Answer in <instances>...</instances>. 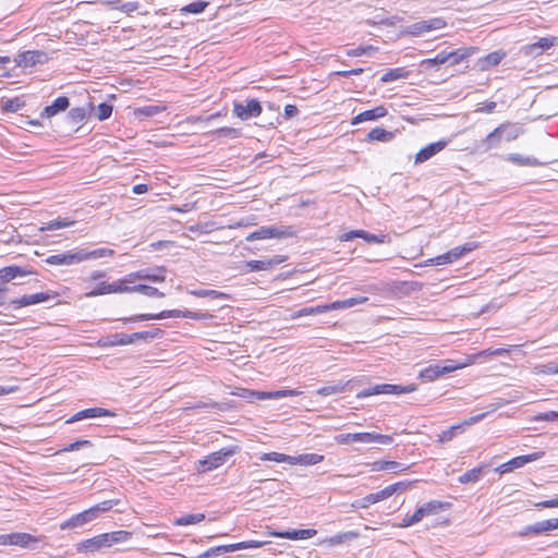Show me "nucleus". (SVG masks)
I'll list each match as a JSON object with an SVG mask.
<instances>
[{
    "instance_id": "680f3d73",
    "label": "nucleus",
    "mask_w": 558,
    "mask_h": 558,
    "mask_svg": "<svg viewBox=\"0 0 558 558\" xmlns=\"http://www.w3.org/2000/svg\"><path fill=\"white\" fill-rule=\"evenodd\" d=\"M107 289H109V283L101 282L96 289L92 290L90 292H87L86 296L94 298L98 295L110 294V291H107Z\"/></svg>"
},
{
    "instance_id": "6e6552de",
    "label": "nucleus",
    "mask_w": 558,
    "mask_h": 558,
    "mask_svg": "<svg viewBox=\"0 0 558 558\" xmlns=\"http://www.w3.org/2000/svg\"><path fill=\"white\" fill-rule=\"evenodd\" d=\"M543 456H544L543 451H537V452H533V453H530L526 456L515 457V458L509 460L508 462L497 466L495 469V472H497L501 475L509 473L515 469L524 466L529 462H533V461L541 459Z\"/></svg>"
},
{
    "instance_id": "423d86ee",
    "label": "nucleus",
    "mask_w": 558,
    "mask_h": 558,
    "mask_svg": "<svg viewBox=\"0 0 558 558\" xmlns=\"http://www.w3.org/2000/svg\"><path fill=\"white\" fill-rule=\"evenodd\" d=\"M460 367H462V365H458L453 361L447 360L444 361V364L437 363L429 365L420 373V376L425 380L432 381L439 376L451 373Z\"/></svg>"
},
{
    "instance_id": "5fc2aeb1",
    "label": "nucleus",
    "mask_w": 558,
    "mask_h": 558,
    "mask_svg": "<svg viewBox=\"0 0 558 558\" xmlns=\"http://www.w3.org/2000/svg\"><path fill=\"white\" fill-rule=\"evenodd\" d=\"M214 134L217 136V137H230V138H238L241 136V131L239 129H235V128H229V126H225V128H220V129H217Z\"/></svg>"
},
{
    "instance_id": "bb28decb",
    "label": "nucleus",
    "mask_w": 558,
    "mask_h": 558,
    "mask_svg": "<svg viewBox=\"0 0 558 558\" xmlns=\"http://www.w3.org/2000/svg\"><path fill=\"white\" fill-rule=\"evenodd\" d=\"M409 469L410 465H405L397 461H375L373 463L374 471H391L395 474L408 471Z\"/></svg>"
},
{
    "instance_id": "9d476101",
    "label": "nucleus",
    "mask_w": 558,
    "mask_h": 558,
    "mask_svg": "<svg viewBox=\"0 0 558 558\" xmlns=\"http://www.w3.org/2000/svg\"><path fill=\"white\" fill-rule=\"evenodd\" d=\"M447 61H451V64H458L460 61V57L457 51H441L435 58L425 59L421 62V66L424 69L437 68Z\"/></svg>"
},
{
    "instance_id": "0e129e2a",
    "label": "nucleus",
    "mask_w": 558,
    "mask_h": 558,
    "mask_svg": "<svg viewBox=\"0 0 558 558\" xmlns=\"http://www.w3.org/2000/svg\"><path fill=\"white\" fill-rule=\"evenodd\" d=\"M429 262L432 265H445V264L453 263V260L451 259V256L449 255V252H447L442 255H438L434 258H430Z\"/></svg>"
},
{
    "instance_id": "4d7b16f0",
    "label": "nucleus",
    "mask_w": 558,
    "mask_h": 558,
    "mask_svg": "<svg viewBox=\"0 0 558 558\" xmlns=\"http://www.w3.org/2000/svg\"><path fill=\"white\" fill-rule=\"evenodd\" d=\"M208 5V2H205V1H195V2H192L187 5H185L184 8L181 9L182 12H185V13H194V14H198V13H202Z\"/></svg>"
},
{
    "instance_id": "aec40b11",
    "label": "nucleus",
    "mask_w": 558,
    "mask_h": 558,
    "mask_svg": "<svg viewBox=\"0 0 558 558\" xmlns=\"http://www.w3.org/2000/svg\"><path fill=\"white\" fill-rule=\"evenodd\" d=\"M355 384V380H348L345 383L343 381H337L330 385H326L319 389H317L316 393L323 397H327L335 393H341L344 391H351L353 389V386Z\"/></svg>"
},
{
    "instance_id": "dca6fc26",
    "label": "nucleus",
    "mask_w": 558,
    "mask_h": 558,
    "mask_svg": "<svg viewBox=\"0 0 558 558\" xmlns=\"http://www.w3.org/2000/svg\"><path fill=\"white\" fill-rule=\"evenodd\" d=\"M286 260L284 256L276 255L262 260H248L245 266L250 271L269 270Z\"/></svg>"
},
{
    "instance_id": "3c124183",
    "label": "nucleus",
    "mask_w": 558,
    "mask_h": 558,
    "mask_svg": "<svg viewBox=\"0 0 558 558\" xmlns=\"http://www.w3.org/2000/svg\"><path fill=\"white\" fill-rule=\"evenodd\" d=\"M482 474L481 468H474L472 470L466 471L459 477V482L462 484L466 483H475L480 480Z\"/></svg>"
},
{
    "instance_id": "69168bd1",
    "label": "nucleus",
    "mask_w": 558,
    "mask_h": 558,
    "mask_svg": "<svg viewBox=\"0 0 558 558\" xmlns=\"http://www.w3.org/2000/svg\"><path fill=\"white\" fill-rule=\"evenodd\" d=\"M84 447H92V442L89 440H77L70 444L68 447L63 449V451H74Z\"/></svg>"
},
{
    "instance_id": "774afa93",
    "label": "nucleus",
    "mask_w": 558,
    "mask_h": 558,
    "mask_svg": "<svg viewBox=\"0 0 558 558\" xmlns=\"http://www.w3.org/2000/svg\"><path fill=\"white\" fill-rule=\"evenodd\" d=\"M138 8H140L138 2H125L119 7V10L124 13H131V12L138 10Z\"/></svg>"
},
{
    "instance_id": "a878e982",
    "label": "nucleus",
    "mask_w": 558,
    "mask_h": 558,
    "mask_svg": "<svg viewBox=\"0 0 558 558\" xmlns=\"http://www.w3.org/2000/svg\"><path fill=\"white\" fill-rule=\"evenodd\" d=\"M555 37L539 38L536 43L526 45L523 49L526 54H538L544 50L549 49L555 44Z\"/></svg>"
},
{
    "instance_id": "de8ad7c7",
    "label": "nucleus",
    "mask_w": 558,
    "mask_h": 558,
    "mask_svg": "<svg viewBox=\"0 0 558 558\" xmlns=\"http://www.w3.org/2000/svg\"><path fill=\"white\" fill-rule=\"evenodd\" d=\"M165 110V107L149 105L134 109L136 117H154Z\"/></svg>"
},
{
    "instance_id": "603ef678",
    "label": "nucleus",
    "mask_w": 558,
    "mask_h": 558,
    "mask_svg": "<svg viewBox=\"0 0 558 558\" xmlns=\"http://www.w3.org/2000/svg\"><path fill=\"white\" fill-rule=\"evenodd\" d=\"M191 294L198 296V298L229 299L228 294L220 292V291H216V290H205V289L194 290L191 292Z\"/></svg>"
},
{
    "instance_id": "8fccbe9b",
    "label": "nucleus",
    "mask_w": 558,
    "mask_h": 558,
    "mask_svg": "<svg viewBox=\"0 0 558 558\" xmlns=\"http://www.w3.org/2000/svg\"><path fill=\"white\" fill-rule=\"evenodd\" d=\"M205 519L204 513L185 514L175 520L177 525H190L202 522Z\"/></svg>"
},
{
    "instance_id": "58836bf2",
    "label": "nucleus",
    "mask_w": 558,
    "mask_h": 558,
    "mask_svg": "<svg viewBox=\"0 0 558 558\" xmlns=\"http://www.w3.org/2000/svg\"><path fill=\"white\" fill-rule=\"evenodd\" d=\"M143 270V280H149L153 282H162L166 279V268L155 267Z\"/></svg>"
},
{
    "instance_id": "2f4dec72",
    "label": "nucleus",
    "mask_w": 558,
    "mask_h": 558,
    "mask_svg": "<svg viewBox=\"0 0 558 558\" xmlns=\"http://www.w3.org/2000/svg\"><path fill=\"white\" fill-rule=\"evenodd\" d=\"M324 460L323 454L318 453H303L299 456H293V460L291 462V465H314Z\"/></svg>"
},
{
    "instance_id": "393cba45",
    "label": "nucleus",
    "mask_w": 558,
    "mask_h": 558,
    "mask_svg": "<svg viewBox=\"0 0 558 558\" xmlns=\"http://www.w3.org/2000/svg\"><path fill=\"white\" fill-rule=\"evenodd\" d=\"M316 530H292L284 532H271L270 535L287 539H307L316 535Z\"/></svg>"
},
{
    "instance_id": "79ce46f5",
    "label": "nucleus",
    "mask_w": 558,
    "mask_h": 558,
    "mask_svg": "<svg viewBox=\"0 0 558 558\" xmlns=\"http://www.w3.org/2000/svg\"><path fill=\"white\" fill-rule=\"evenodd\" d=\"M328 312L327 304L324 305H317V306H311V307H303L292 314V318H299L302 316H310V315H317Z\"/></svg>"
},
{
    "instance_id": "2eb2a0df",
    "label": "nucleus",
    "mask_w": 558,
    "mask_h": 558,
    "mask_svg": "<svg viewBox=\"0 0 558 558\" xmlns=\"http://www.w3.org/2000/svg\"><path fill=\"white\" fill-rule=\"evenodd\" d=\"M34 270L29 267H22L16 265L7 266L0 269V280L10 282L13 279L24 276L33 275Z\"/></svg>"
},
{
    "instance_id": "6e6d98bb",
    "label": "nucleus",
    "mask_w": 558,
    "mask_h": 558,
    "mask_svg": "<svg viewBox=\"0 0 558 558\" xmlns=\"http://www.w3.org/2000/svg\"><path fill=\"white\" fill-rule=\"evenodd\" d=\"M107 291H110V293H132L133 289L132 286H126L122 279L109 283V289Z\"/></svg>"
},
{
    "instance_id": "5701e85b",
    "label": "nucleus",
    "mask_w": 558,
    "mask_h": 558,
    "mask_svg": "<svg viewBox=\"0 0 558 558\" xmlns=\"http://www.w3.org/2000/svg\"><path fill=\"white\" fill-rule=\"evenodd\" d=\"M70 106V100L65 96L58 97L51 105L46 106L41 112L43 118H52L53 116L65 111Z\"/></svg>"
},
{
    "instance_id": "f257e3e1",
    "label": "nucleus",
    "mask_w": 558,
    "mask_h": 558,
    "mask_svg": "<svg viewBox=\"0 0 558 558\" xmlns=\"http://www.w3.org/2000/svg\"><path fill=\"white\" fill-rule=\"evenodd\" d=\"M131 532L128 531H114L110 533H104L95 537L85 539L78 544V551H97L104 548H109L117 543H123L130 539Z\"/></svg>"
},
{
    "instance_id": "f3484780",
    "label": "nucleus",
    "mask_w": 558,
    "mask_h": 558,
    "mask_svg": "<svg viewBox=\"0 0 558 558\" xmlns=\"http://www.w3.org/2000/svg\"><path fill=\"white\" fill-rule=\"evenodd\" d=\"M182 313H186V311H180V310H170V311H162L158 314H138L129 318H125L124 322H144V320H151V319H163V318H170V317H183Z\"/></svg>"
},
{
    "instance_id": "c756f323",
    "label": "nucleus",
    "mask_w": 558,
    "mask_h": 558,
    "mask_svg": "<svg viewBox=\"0 0 558 558\" xmlns=\"http://www.w3.org/2000/svg\"><path fill=\"white\" fill-rule=\"evenodd\" d=\"M266 544V542L260 541H247V542H241L236 544H230V545H220V549L223 554L226 553H232L239 549H247V548H259L263 547Z\"/></svg>"
},
{
    "instance_id": "b1692460",
    "label": "nucleus",
    "mask_w": 558,
    "mask_h": 558,
    "mask_svg": "<svg viewBox=\"0 0 558 558\" xmlns=\"http://www.w3.org/2000/svg\"><path fill=\"white\" fill-rule=\"evenodd\" d=\"M387 114V109L384 106L375 107L374 109L363 111L351 120V124L355 125L365 121H373L383 118Z\"/></svg>"
},
{
    "instance_id": "e2e57ef3",
    "label": "nucleus",
    "mask_w": 558,
    "mask_h": 558,
    "mask_svg": "<svg viewBox=\"0 0 558 558\" xmlns=\"http://www.w3.org/2000/svg\"><path fill=\"white\" fill-rule=\"evenodd\" d=\"M510 352V348L486 349L478 353L480 356L502 355Z\"/></svg>"
},
{
    "instance_id": "c9c22d12",
    "label": "nucleus",
    "mask_w": 558,
    "mask_h": 558,
    "mask_svg": "<svg viewBox=\"0 0 558 558\" xmlns=\"http://www.w3.org/2000/svg\"><path fill=\"white\" fill-rule=\"evenodd\" d=\"M41 541V537L33 536L28 533H12V545L23 548L29 547L34 543Z\"/></svg>"
},
{
    "instance_id": "9b49d317",
    "label": "nucleus",
    "mask_w": 558,
    "mask_h": 558,
    "mask_svg": "<svg viewBox=\"0 0 558 558\" xmlns=\"http://www.w3.org/2000/svg\"><path fill=\"white\" fill-rule=\"evenodd\" d=\"M96 518L94 515V512L89 508V509H86L77 514H74L70 519L63 521L60 524V529L61 530H70V529L81 527V526L87 524L88 522H92Z\"/></svg>"
},
{
    "instance_id": "c85d7f7f",
    "label": "nucleus",
    "mask_w": 558,
    "mask_h": 558,
    "mask_svg": "<svg viewBox=\"0 0 558 558\" xmlns=\"http://www.w3.org/2000/svg\"><path fill=\"white\" fill-rule=\"evenodd\" d=\"M502 135L498 128L490 132L478 145L482 151H488L493 148H497L500 145Z\"/></svg>"
},
{
    "instance_id": "13d9d810",
    "label": "nucleus",
    "mask_w": 558,
    "mask_h": 558,
    "mask_svg": "<svg viewBox=\"0 0 558 558\" xmlns=\"http://www.w3.org/2000/svg\"><path fill=\"white\" fill-rule=\"evenodd\" d=\"M112 113V106L107 102H101L98 105L96 110V117L98 120L104 121L110 118Z\"/></svg>"
},
{
    "instance_id": "cd10ccee",
    "label": "nucleus",
    "mask_w": 558,
    "mask_h": 558,
    "mask_svg": "<svg viewBox=\"0 0 558 558\" xmlns=\"http://www.w3.org/2000/svg\"><path fill=\"white\" fill-rule=\"evenodd\" d=\"M301 392L294 389H284L276 391H253L252 395L256 396L259 400L265 399H281L284 397L299 396Z\"/></svg>"
},
{
    "instance_id": "e433bc0d",
    "label": "nucleus",
    "mask_w": 558,
    "mask_h": 558,
    "mask_svg": "<svg viewBox=\"0 0 558 558\" xmlns=\"http://www.w3.org/2000/svg\"><path fill=\"white\" fill-rule=\"evenodd\" d=\"M114 251L107 247H100L93 251L81 250L82 262L87 259H98L102 257L113 256Z\"/></svg>"
},
{
    "instance_id": "473e14b6",
    "label": "nucleus",
    "mask_w": 558,
    "mask_h": 558,
    "mask_svg": "<svg viewBox=\"0 0 558 558\" xmlns=\"http://www.w3.org/2000/svg\"><path fill=\"white\" fill-rule=\"evenodd\" d=\"M498 129L502 135V140L507 142L515 140L521 133L520 126L511 122L502 123L498 126Z\"/></svg>"
},
{
    "instance_id": "7ed1b4c3",
    "label": "nucleus",
    "mask_w": 558,
    "mask_h": 558,
    "mask_svg": "<svg viewBox=\"0 0 558 558\" xmlns=\"http://www.w3.org/2000/svg\"><path fill=\"white\" fill-rule=\"evenodd\" d=\"M392 437L390 435H383L377 433H349V434H339L335 436V441L340 445H348L351 442H362V444H380V445H390L392 442Z\"/></svg>"
},
{
    "instance_id": "09e8293b",
    "label": "nucleus",
    "mask_w": 558,
    "mask_h": 558,
    "mask_svg": "<svg viewBox=\"0 0 558 558\" xmlns=\"http://www.w3.org/2000/svg\"><path fill=\"white\" fill-rule=\"evenodd\" d=\"M133 292H140L149 298H163L165 293L160 292L157 288L146 286V284H137L132 286Z\"/></svg>"
},
{
    "instance_id": "4be33fe9",
    "label": "nucleus",
    "mask_w": 558,
    "mask_h": 558,
    "mask_svg": "<svg viewBox=\"0 0 558 558\" xmlns=\"http://www.w3.org/2000/svg\"><path fill=\"white\" fill-rule=\"evenodd\" d=\"M446 25L442 19H432L429 21H421L411 25V34L421 35L423 33L440 29Z\"/></svg>"
},
{
    "instance_id": "ddd939ff",
    "label": "nucleus",
    "mask_w": 558,
    "mask_h": 558,
    "mask_svg": "<svg viewBox=\"0 0 558 558\" xmlns=\"http://www.w3.org/2000/svg\"><path fill=\"white\" fill-rule=\"evenodd\" d=\"M82 262L81 250L69 251L61 254L50 255L46 258V263L49 265H73Z\"/></svg>"
},
{
    "instance_id": "0eeeda50",
    "label": "nucleus",
    "mask_w": 558,
    "mask_h": 558,
    "mask_svg": "<svg viewBox=\"0 0 558 558\" xmlns=\"http://www.w3.org/2000/svg\"><path fill=\"white\" fill-rule=\"evenodd\" d=\"M293 232L290 230V228L281 229L276 226H268V227H262L258 230L250 233L245 239L248 242L255 241V240H266L270 238H286L292 235Z\"/></svg>"
},
{
    "instance_id": "412c9836",
    "label": "nucleus",
    "mask_w": 558,
    "mask_h": 558,
    "mask_svg": "<svg viewBox=\"0 0 558 558\" xmlns=\"http://www.w3.org/2000/svg\"><path fill=\"white\" fill-rule=\"evenodd\" d=\"M116 414L111 412L110 410L104 409V408H90L82 410L77 413H75L71 418L66 421V423H73L76 421H81L84 418H94V417H100V416H114Z\"/></svg>"
},
{
    "instance_id": "37998d69",
    "label": "nucleus",
    "mask_w": 558,
    "mask_h": 558,
    "mask_svg": "<svg viewBox=\"0 0 558 558\" xmlns=\"http://www.w3.org/2000/svg\"><path fill=\"white\" fill-rule=\"evenodd\" d=\"M367 137L371 141L389 142L393 138V134L385 129L375 128L368 132Z\"/></svg>"
},
{
    "instance_id": "7c9ffc66",
    "label": "nucleus",
    "mask_w": 558,
    "mask_h": 558,
    "mask_svg": "<svg viewBox=\"0 0 558 558\" xmlns=\"http://www.w3.org/2000/svg\"><path fill=\"white\" fill-rule=\"evenodd\" d=\"M368 299L366 296H357V298H350L342 301H335L332 303L327 304L328 311H335V310H343L349 308L352 306H355L357 304H363Z\"/></svg>"
},
{
    "instance_id": "338daca9",
    "label": "nucleus",
    "mask_w": 558,
    "mask_h": 558,
    "mask_svg": "<svg viewBox=\"0 0 558 558\" xmlns=\"http://www.w3.org/2000/svg\"><path fill=\"white\" fill-rule=\"evenodd\" d=\"M535 420L536 421H557L558 420V412H555V411H549V412H545V413H539L538 415L535 416Z\"/></svg>"
},
{
    "instance_id": "ea45409f",
    "label": "nucleus",
    "mask_w": 558,
    "mask_h": 558,
    "mask_svg": "<svg viewBox=\"0 0 558 558\" xmlns=\"http://www.w3.org/2000/svg\"><path fill=\"white\" fill-rule=\"evenodd\" d=\"M86 118V109L83 108V107H76V108H72L68 116H66V121L68 123L74 128V126H77L80 125Z\"/></svg>"
},
{
    "instance_id": "4468645a",
    "label": "nucleus",
    "mask_w": 558,
    "mask_h": 558,
    "mask_svg": "<svg viewBox=\"0 0 558 558\" xmlns=\"http://www.w3.org/2000/svg\"><path fill=\"white\" fill-rule=\"evenodd\" d=\"M395 494L393 486H387L384 489L369 494L362 499L357 500L353 506L360 508H367L369 505L376 504L378 501L385 500Z\"/></svg>"
},
{
    "instance_id": "f704fd0d",
    "label": "nucleus",
    "mask_w": 558,
    "mask_h": 558,
    "mask_svg": "<svg viewBox=\"0 0 558 558\" xmlns=\"http://www.w3.org/2000/svg\"><path fill=\"white\" fill-rule=\"evenodd\" d=\"M441 509H442V502L437 501V500H432V501L424 504L420 508H417L415 510V514H416V517L420 518V520H422L424 517L438 513V511Z\"/></svg>"
},
{
    "instance_id": "bf43d9fd",
    "label": "nucleus",
    "mask_w": 558,
    "mask_h": 558,
    "mask_svg": "<svg viewBox=\"0 0 558 558\" xmlns=\"http://www.w3.org/2000/svg\"><path fill=\"white\" fill-rule=\"evenodd\" d=\"M24 106L20 98L8 99L3 104V109L8 112H16Z\"/></svg>"
},
{
    "instance_id": "20e7f679",
    "label": "nucleus",
    "mask_w": 558,
    "mask_h": 558,
    "mask_svg": "<svg viewBox=\"0 0 558 558\" xmlns=\"http://www.w3.org/2000/svg\"><path fill=\"white\" fill-rule=\"evenodd\" d=\"M415 390V387L413 385L409 386H401V385H393V384H380V385H374L372 387H368L366 389L361 390L356 393V398H367L371 396L376 395H401V393H409Z\"/></svg>"
},
{
    "instance_id": "a18cd8bd",
    "label": "nucleus",
    "mask_w": 558,
    "mask_h": 558,
    "mask_svg": "<svg viewBox=\"0 0 558 558\" xmlns=\"http://www.w3.org/2000/svg\"><path fill=\"white\" fill-rule=\"evenodd\" d=\"M119 502L120 500L118 499L105 500L90 507V509L94 512L95 518L97 519L101 513L110 511Z\"/></svg>"
},
{
    "instance_id": "1a4fd4ad",
    "label": "nucleus",
    "mask_w": 558,
    "mask_h": 558,
    "mask_svg": "<svg viewBox=\"0 0 558 558\" xmlns=\"http://www.w3.org/2000/svg\"><path fill=\"white\" fill-rule=\"evenodd\" d=\"M233 113L241 120H248L262 113V106L257 99H250L246 101V105L234 102Z\"/></svg>"
},
{
    "instance_id": "6ab92c4d",
    "label": "nucleus",
    "mask_w": 558,
    "mask_h": 558,
    "mask_svg": "<svg viewBox=\"0 0 558 558\" xmlns=\"http://www.w3.org/2000/svg\"><path fill=\"white\" fill-rule=\"evenodd\" d=\"M46 54L41 51H25L16 56L15 61L19 66L29 68L41 63Z\"/></svg>"
},
{
    "instance_id": "c03bdc74",
    "label": "nucleus",
    "mask_w": 558,
    "mask_h": 558,
    "mask_svg": "<svg viewBox=\"0 0 558 558\" xmlns=\"http://www.w3.org/2000/svg\"><path fill=\"white\" fill-rule=\"evenodd\" d=\"M262 461H274L277 463H288L291 465L293 456H288L280 452H267L260 456Z\"/></svg>"
},
{
    "instance_id": "f8f14e48",
    "label": "nucleus",
    "mask_w": 558,
    "mask_h": 558,
    "mask_svg": "<svg viewBox=\"0 0 558 558\" xmlns=\"http://www.w3.org/2000/svg\"><path fill=\"white\" fill-rule=\"evenodd\" d=\"M448 145V141H438L435 143H430L427 146L423 147L415 156L414 163L420 165L432 157H434L436 154L440 153L445 147Z\"/></svg>"
},
{
    "instance_id": "a211bd4d",
    "label": "nucleus",
    "mask_w": 558,
    "mask_h": 558,
    "mask_svg": "<svg viewBox=\"0 0 558 558\" xmlns=\"http://www.w3.org/2000/svg\"><path fill=\"white\" fill-rule=\"evenodd\" d=\"M51 299L48 292H39L29 295H23L22 298L15 299L11 302L14 308L25 307L33 304L46 302Z\"/></svg>"
},
{
    "instance_id": "72a5a7b5",
    "label": "nucleus",
    "mask_w": 558,
    "mask_h": 558,
    "mask_svg": "<svg viewBox=\"0 0 558 558\" xmlns=\"http://www.w3.org/2000/svg\"><path fill=\"white\" fill-rule=\"evenodd\" d=\"M505 56L506 53L500 50L488 53L487 56L480 60L481 70L485 71L490 69L492 66L499 64L501 60L505 58Z\"/></svg>"
},
{
    "instance_id": "f03ea898",
    "label": "nucleus",
    "mask_w": 558,
    "mask_h": 558,
    "mask_svg": "<svg viewBox=\"0 0 558 558\" xmlns=\"http://www.w3.org/2000/svg\"><path fill=\"white\" fill-rule=\"evenodd\" d=\"M159 332H160L159 329H155L153 331H140V332H134L132 335H128V333H123V332L113 333V335L101 337L99 339L98 343L102 348L116 347V345H128V344L135 342L136 340H146V339L155 338L158 336Z\"/></svg>"
},
{
    "instance_id": "4c0bfd02",
    "label": "nucleus",
    "mask_w": 558,
    "mask_h": 558,
    "mask_svg": "<svg viewBox=\"0 0 558 558\" xmlns=\"http://www.w3.org/2000/svg\"><path fill=\"white\" fill-rule=\"evenodd\" d=\"M506 159L521 167H536L541 165V162L536 158L524 157L520 154H509Z\"/></svg>"
},
{
    "instance_id": "39448f33",
    "label": "nucleus",
    "mask_w": 558,
    "mask_h": 558,
    "mask_svg": "<svg viewBox=\"0 0 558 558\" xmlns=\"http://www.w3.org/2000/svg\"><path fill=\"white\" fill-rule=\"evenodd\" d=\"M235 453L234 448H222L218 451H215L204 458L203 460L198 461V471L199 472H208L213 471L220 465H222L228 458L232 457Z\"/></svg>"
},
{
    "instance_id": "a19ab883",
    "label": "nucleus",
    "mask_w": 558,
    "mask_h": 558,
    "mask_svg": "<svg viewBox=\"0 0 558 558\" xmlns=\"http://www.w3.org/2000/svg\"><path fill=\"white\" fill-rule=\"evenodd\" d=\"M409 76V71L404 68H396L388 70L380 78L383 83H390L397 80L407 78Z\"/></svg>"
},
{
    "instance_id": "864d4df0",
    "label": "nucleus",
    "mask_w": 558,
    "mask_h": 558,
    "mask_svg": "<svg viewBox=\"0 0 558 558\" xmlns=\"http://www.w3.org/2000/svg\"><path fill=\"white\" fill-rule=\"evenodd\" d=\"M475 245L473 243H466L462 246L453 247L449 251V255L451 256V259L454 262L459 259L462 255L465 253H470L474 250Z\"/></svg>"
},
{
    "instance_id": "052dcab7",
    "label": "nucleus",
    "mask_w": 558,
    "mask_h": 558,
    "mask_svg": "<svg viewBox=\"0 0 558 558\" xmlns=\"http://www.w3.org/2000/svg\"><path fill=\"white\" fill-rule=\"evenodd\" d=\"M376 50L375 47L373 46H359L354 49H350L347 51V56L349 57H360V56H363V54H367L369 53L371 51H374Z\"/></svg>"
},
{
    "instance_id": "49530a36",
    "label": "nucleus",
    "mask_w": 558,
    "mask_h": 558,
    "mask_svg": "<svg viewBox=\"0 0 558 558\" xmlns=\"http://www.w3.org/2000/svg\"><path fill=\"white\" fill-rule=\"evenodd\" d=\"M535 535L558 529V518L534 523Z\"/></svg>"
}]
</instances>
